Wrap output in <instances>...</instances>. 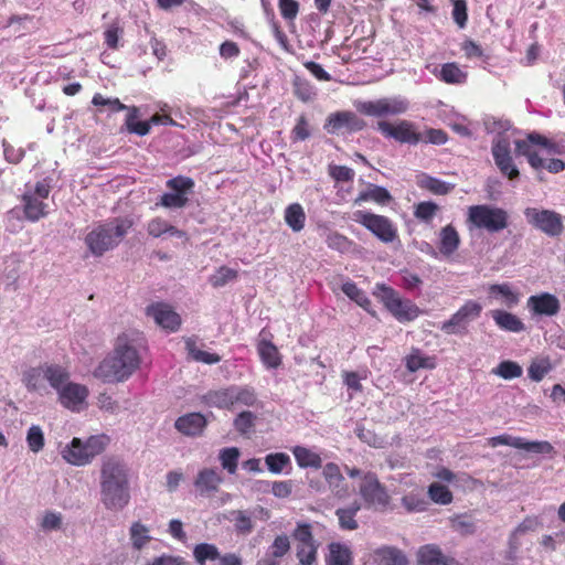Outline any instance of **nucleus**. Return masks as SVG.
<instances>
[{
    "mask_svg": "<svg viewBox=\"0 0 565 565\" xmlns=\"http://www.w3.org/2000/svg\"><path fill=\"white\" fill-rule=\"evenodd\" d=\"M491 298L499 299L508 308L516 306L520 301L519 294L510 287L509 284H493L489 286Z\"/></svg>",
    "mask_w": 565,
    "mask_h": 565,
    "instance_id": "nucleus-32",
    "label": "nucleus"
},
{
    "mask_svg": "<svg viewBox=\"0 0 565 565\" xmlns=\"http://www.w3.org/2000/svg\"><path fill=\"white\" fill-rule=\"evenodd\" d=\"M238 276L237 270L232 269L227 266H221L217 268L215 274L210 276L209 281L214 288H221L227 282L235 280Z\"/></svg>",
    "mask_w": 565,
    "mask_h": 565,
    "instance_id": "nucleus-55",
    "label": "nucleus"
},
{
    "mask_svg": "<svg viewBox=\"0 0 565 565\" xmlns=\"http://www.w3.org/2000/svg\"><path fill=\"white\" fill-rule=\"evenodd\" d=\"M148 527L140 522L132 523L130 539L136 550H141L150 541L151 537L148 535Z\"/></svg>",
    "mask_w": 565,
    "mask_h": 565,
    "instance_id": "nucleus-56",
    "label": "nucleus"
},
{
    "mask_svg": "<svg viewBox=\"0 0 565 565\" xmlns=\"http://www.w3.org/2000/svg\"><path fill=\"white\" fill-rule=\"evenodd\" d=\"M296 541V556L300 565H313L317 562L318 544L309 523H299L292 532Z\"/></svg>",
    "mask_w": 565,
    "mask_h": 565,
    "instance_id": "nucleus-13",
    "label": "nucleus"
},
{
    "mask_svg": "<svg viewBox=\"0 0 565 565\" xmlns=\"http://www.w3.org/2000/svg\"><path fill=\"white\" fill-rule=\"evenodd\" d=\"M359 492L369 507L385 508L390 502L385 487L374 472H366L362 476Z\"/></svg>",
    "mask_w": 565,
    "mask_h": 565,
    "instance_id": "nucleus-15",
    "label": "nucleus"
},
{
    "mask_svg": "<svg viewBox=\"0 0 565 565\" xmlns=\"http://www.w3.org/2000/svg\"><path fill=\"white\" fill-rule=\"evenodd\" d=\"M61 404L71 409L77 411L79 405L85 402L88 396V390L85 385L67 382L58 392Z\"/></svg>",
    "mask_w": 565,
    "mask_h": 565,
    "instance_id": "nucleus-21",
    "label": "nucleus"
},
{
    "mask_svg": "<svg viewBox=\"0 0 565 565\" xmlns=\"http://www.w3.org/2000/svg\"><path fill=\"white\" fill-rule=\"evenodd\" d=\"M255 420L256 416L252 412L244 411L234 418L233 425L241 435H247L252 431Z\"/></svg>",
    "mask_w": 565,
    "mask_h": 565,
    "instance_id": "nucleus-57",
    "label": "nucleus"
},
{
    "mask_svg": "<svg viewBox=\"0 0 565 565\" xmlns=\"http://www.w3.org/2000/svg\"><path fill=\"white\" fill-rule=\"evenodd\" d=\"M422 186L427 189L431 193L439 194V195H445V194L449 193V191L451 190L449 184H447L446 182H444L437 178H433V177H427L423 181Z\"/></svg>",
    "mask_w": 565,
    "mask_h": 565,
    "instance_id": "nucleus-62",
    "label": "nucleus"
},
{
    "mask_svg": "<svg viewBox=\"0 0 565 565\" xmlns=\"http://www.w3.org/2000/svg\"><path fill=\"white\" fill-rule=\"evenodd\" d=\"M84 446L85 445L81 440V438L74 437L72 441L62 449V458L73 466H78V463L75 462L73 458H77L78 456H85L86 451Z\"/></svg>",
    "mask_w": 565,
    "mask_h": 565,
    "instance_id": "nucleus-54",
    "label": "nucleus"
},
{
    "mask_svg": "<svg viewBox=\"0 0 565 565\" xmlns=\"http://www.w3.org/2000/svg\"><path fill=\"white\" fill-rule=\"evenodd\" d=\"M291 452L297 465L302 469H320L322 467V459L320 455L305 446H295L291 448Z\"/></svg>",
    "mask_w": 565,
    "mask_h": 565,
    "instance_id": "nucleus-30",
    "label": "nucleus"
},
{
    "mask_svg": "<svg viewBox=\"0 0 565 565\" xmlns=\"http://www.w3.org/2000/svg\"><path fill=\"white\" fill-rule=\"evenodd\" d=\"M392 200L391 193L383 186L371 184L365 191L359 193L355 203L373 201L377 204L385 205Z\"/></svg>",
    "mask_w": 565,
    "mask_h": 565,
    "instance_id": "nucleus-35",
    "label": "nucleus"
},
{
    "mask_svg": "<svg viewBox=\"0 0 565 565\" xmlns=\"http://www.w3.org/2000/svg\"><path fill=\"white\" fill-rule=\"evenodd\" d=\"M524 215L530 224L548 236H558L563 232L562 215L555 211L526 207Z\"/></svg>",
    "mask_w": 565,
    "mask_h": 565,
    "instance_id": "nucleus-14",
    "label": "nucleus"
},
{
    "mask_svg": "<svg viewBox=\"0 0 565 565\" xmlns=\"http://www.w3.org/2000/svg\"><path fill=\"white\" fill-rule=\"evenodd\" d=\"M376 129L385 137L392 138L399 143L417 145L422 142L423 135L417 130L413 121L403 119L396 124L386 120H380Z\"/></svg>",
    "mask_w": 565,
    "mask_h": 565,
    "instance_id": "nucleus-12",
    "label": "nucleus"
},
{
    "mask_svg": "<svg viewBox=\"0 0 565 565\" xmlns=\"http://www.w3.org/2000/svg\"><path fill=\"white\" fill-rule=\"evenodd\" d=\"M322 476L331 491L339 499H347L351 494V489L343 477L339 465L328 462L322 467Z\"/></svg>",
    "mask_w": 565,
    "mask_h": 565,
    "instance_id": "nucleus-19",
    "label": "nucleus"
},
{
    "mask_svg": "<svg viewBox=\"0 0 565 565\" xmlns=\"http://www.w3.org/2000/svg\"><path fill=\"white\" fill-rule=\"evenodd\" d=\"M193 557L199 565H205L207 561H218L221 554L216 545L200 543L193 548Z\"/></svg>",
    "mask_w": 565,
    "mask_h": 565,
    "instance_id": "nucleus-44",
    "label": "nucleus"
},
{
    "mask_svg": "<svg viewBox=\"0 0 565 565\" xmlns=\"http://www.w3.org/2000/svg\"><path fill=\"white\" fill-rule=\"evenodd\" d=\"M222 482L223 478L216 469L204 468L199 471L194 486L201 495H211L218 491Z\"/></svg>",
    "mask_w": 565,
    "mask_h": 565,
    "instance_id": "nucleus-24",
    "label": "nucleus"
},
{
    "mask_svg": "<svg viewBox=\"0 0 565 565\" xmlns=\"http://www.w3.org/2000/svg\"><path fill=\"white\" fill-rule=\"evenodd\" d=\"M122 33V28H120L117 23H113L104 32L105 44L111 50H117L119 47V39Z\"/></svg>",
    "mask_w": 565,
    "mask_h": 565,
    "instance_id": "nucleus-61",
    "label": "nucleus"
},
{
    "mask_svg": "<svg viewBox=\"0 0 565 565\" xmlns=\"http://www.w3.org/2000/svg\"><path fill=\"white\" fill-rule=\"evenodd\" d=\"M100 502L109 511L125 509L131 499L129 468L116 457H105L99 471Z\"/></svg>",
    "mask_w": 565,
    "mask_h": 565,
    "instance_id": "nucleus-1",
    "label": "nucleus"
},
{
    "mask_svg": "<svg viewBox=\"0 0 565 565\" xmlns=\"http://www.w3.org/2000/svg\"><path fill=\"white\" fill-rule=\"evenodd\" d=\"M423 135L422 142L433 145H445L448 140V135L443 129L428 128Z\"/></svg>",
    "mask_w": 565,
    "mask_h": 565,
    "instance_id": "nucleus-64",
    "label": "nucleus"
},
{
    "mask_svg": "<svg viewBox=\"0 0 565 565\" xmlns=\"http://www.w3.org/2000/svg\"><path fill=\"white\" fill-rule=\"evenodd\" d=\"M366 122L353 111H337L330 114L326 120L324 129L328 134L356 132L365 128Z\"/></svg>",
    "mask_w": 565,
    "mask_h": 565,
    "instance_id": "nucleus-16",
    "label": "nucleus"
},
{
    "mask_svg": "<svg viewBox=\"0 0 565 565\" xmlns=\"http://www.w3.org/2000/svg\"><path fill=\"white\" fill-rule=\"evenodd\" d=\"M258 354L262 362L269 369H276L280 365L281 360L278 349L270 341L262 340L258 343Z\"/></svg>",
    "mask_w": 565,
    "mask_h": 565,
    "instance_id": "nucleus-39",
    "label": "nucleus"
},
{
    "mask_svg": "<svg viewBox=\"0 0 565 565\" xmlns=\"http://www.w3.org/2000/svg\"><path fill=\"white\" fill-rule=\"evenodd\" d=\"M468 74L463 72L459 65L455 62L446 63L441 65L439 72L440 81L447 84H463L466 83Z\"/></svg>",
    "mask_w": 565,
    "mask_h": 565,
    "instance_id": "nucleus-40",
    "label": "nucleus"
},
{
    "mask_svg": "<svg viewBox=\"0 0 565 565\" xmlns=\"http://www.w3.org/2000/svg\"><path fill=\"white\" fill-rule=\"evenodd\" d=\"M239 456L241 452L237 447L223 448L218 455L222 468L226 470L230 475H234L237 470Z\"/></svg>",
    "mask_w": 565,
    "mask_h": 565,
    "instance_id": "nucleus-48",
    "label": "nucleus"
},
{
    "mask_svg": "<svg viewBox=\"0 0 565 565\" xmlns=\"http://www.w3.org/2000/svg\"><path fill=\"white\" fill-rule=\"evenodd\" d=\"M92 104L95 106H108L109 110L113 113H118L125 109L129 111L130 108L124 105L118 98H106L99 93L93 96Z\"/></svg>",
    "mask_w": 565,
    "mask_h": 565,
    "instance_id": "nucleus-59",
    "label": "nucleus"
},
{
    "mask_svg": "<svg viewBox=\"0 0 565 565\" xmlns=\"http://www.w3.org/2000/svg\"><path fill=\"white\" fill-rule=\"evenodd\" d=\"M361 505L359 502L354 501L351 505L347 508H339L335 511V515L339 520V525L342 530L353 531L359 527V523L355 519L358 512L360 511Z\"/></svg>",
    "mask_w": 565,
    "mask_h": 565,
    "instance_id": "nucleus-34",
    "label": "nucleus"
},
{
    "mask_svg": "<svg viewBox=\"0 0 565 565\" xmlns=\"http://www.w3.org/2000/svg\"><path fill=\"white\" fill-rule=\"evenodd\" d=\"M460 243V235L452 224L440 228L438 252L443 257L450 258L458 250Z\"/></svg>",
    "mask_w": 565,
    "mask_h": 565,
    "instance_id": "nucleus-25",
    "label": "nucleus"
},
{
    "mask_svg": "<svg viewBox=\"0 0 565 565\" xmlns=\"http://www.w3.org/2000/svg\"><path fill=\"white\" fill-rule=\"evenodd\" d=\"M405 366L412 373L419 369L433 370L436 367V361L434 356L424 355L419 349L413 348L405 356Z\"/></svg>",
    "mask_w": 565,
    "mask_h": 565,
    "instance_id": "nucleus-33",
    "label": "nucleus"
},
{
    "mask_svg": "<svg viewBox=\"0 0 565 565\" xmlns=\"http://www.w3.org/2000/svg\"><path fill=\"white\" fill-rule=\"evenodd\" d=\"M201 402L209 407L233 409L232 387L211 390L201 397Z\"/></svg>",
    "mask_w": 565,
    "mask_h": 565,
    "instance_id": "nucleus-27",
    "label": "nucleus"
},
{
    "mask_svg": "<svg viewBox=\"0 0 565 565\" xmlns=\"http://www.w3.org/2000/svg\"><path fill=\"white\" fill-rule=\"evenodd\" d=\"M28 447L33 452H39L44 447V435L40 426L33 425L26 434Z\"/></svg>",
    "mask_w": 565,
    "mask_h": 565,
    "instance_id": "nucleus-58",
    "label": "nucleus"
},
{
    "mask_svg": "<svg viewBox=\"0 0 565 565\" xmlns=\"http://www.w3.org/2000/svg\"><path fill=\"white\" fill-rule=\"evenodd\" d=\"M285 222L294 231L300 232L305 227L306 214L299 203L289 204L285 210Z\"/></svg>",
    "mask_w": 565,
    "mask_h": 565,
    "instance_id": "nucleus-38",
    "label": "nucleus"
},
{
    "mask_svg": "<svg viewBox=\"0 0 565 565\" xmlns=\"http://www.w3.org/2000/svg\"><path fill=\"white\" fill-rule=\"evenodd\" d=\"M466 224L469 231L479 230L498 233L509 225L508 212L489 204H477L468 207Z\"/></svg>",
    "mask_w": 565,
    "mask_h": 565,
    "instance_id": "nucleus-5",
    "label": "nucleus"
},
{
    "mask_svg": "<svg viewBox=\"0 0 565 565\" xmlns=\"http://www.w3.org/2000/svg\"><path fill=\"white\" fill-rule=\"evenodd\" d=\"M373 295L380 299L390 313L399 322H411L422 313L419 307L409 299H403L398 292L385 284H376Z\"/></svg>",
    "mask_w": 565,
    "mask_h": 565,
    "instance_id": "nucleus-6",
    "label": "nucleus"
},
{
    "mask_svg": "<svg viewBox=\"0 0 565 565\" xmlns=\"http://www.w3.org/2000/svg\"><path fill=\"white\" fill-rule=\"evenodd\" d=\"M44 364L31 367L23 374V383L30 392H38L44 388Z\"/></svg>",
    "mask_w": 565,
    "mask_h": 565,
    "instance_id": "nucleus-46",
    "label": "nucleus"
},
{
    "mask_svg": "<svg viewBox=\"0 0 565 565\" xmlns=\"http://www.w3.org/2000/svg\"><path fill=\"white\" fill-rule=\"evenodd\" d=\"M139 110L137 107L129 108V113L126 117V126L129 132L137 134L139 136H146L150 131L149 121H137Z\"/></svg>",
    "mask_w": 565,
    "mask_h": 565,
    "instance_id": "nucleus-49",
    "label": "nucleus"
},
{
    "mask_svg": "<svg viewBox=\"0 0 565 565\" xmlns=\"http://www.w3.org/2000/svg\"><path fill=\"white\" fill-rule=\"evenodd\" d=\"M553 370V363L548 356L532 360L527 367V375L534 382H541Z\"/></svg>",
    "mask_w": 565,
    "mask_h": 565,
    "instance_id": "nucleus-43",
    "label": "nucleus"
},
{
    "mask_svg": "<svg viewBox=\"0 0 565 565\" xmlns=\"http://www.w3.org/2000/svg\"><path fill=\"white\" fill-rule=\"evenodd\" d=\"M427 493L433 502L441 505L450 504L454 499L451 491L446 486L438 482H433L428 487Z\"/></svg>",
    "mask_w": 565,
    "mask_h": 565,
    "instance_id": "nucleus-51",
    "label": "nucleus"
},
{
    "mask_svg": "<svg viewBox=\"0 0 565 565\" xmlns=\"http://www.w3.org/2000/svg\"><path fill=\"white\" fill-rule=\"evenodd\" d=\"M382 565H408L405 555L394 547H383L377 551Z\"/></svg>",
    "mask_w": 565,
    "mask_h": 565,
    "instance_id": "nucleus-52",
    "label": "nucleus"
},
{
    "mask_svg": "<svg viewBox=\"0 0 565 565\" xmlns=\"http://www.w3.org/2000/svg\"><path fill=\"white\" fill-rule=\"evenodd\" d=\"M134 222L128 217H116L110 222L99 224L86 236L85 244L96 257L114 249L132 227Z\"/></svg>",
    "mask_w": 565,
    "mask_h": 565,
    "instance_id": "nucleus-4",
    "label": "nucleus"
},
{
    "mask_svg": "<svg viewBox=\"0 0 565 565\" xmlns=\"http://www.w3.org/2000/svg\"><path fill=\"white\" fill-rule=\"evenodd\" d=\"M438 211L439 206L435 202L423 201L414 206V216L424 223H430Z\"/></svg>",
    "mask_w": 565,
    "mask_h": 565,
    "instance_id": "nucleus-53",
    "label": "nucleus"
},
{
    "mask_svg": "<svg viewBox=\"0 0 565 565\" xmlns=\"http://www.w3.org/2000/svg\"><path fill=\"white\" fill-rule=\"evenodd\" d=\"M109 441V437L104 434L88 437L84 443L85 456H78L73 460L78 463V467L88 465L96 456L105 451Z\"/></svg>",
    "mask_w": 565,
    "mask_h": 565,
    "instance_id": "nucleus-26",
    "label": "nucleus"
},
{
    "mask_svg": "<svg viewBox=\"0 0 565 565\" xmlns=\"http://www.w3.org/2000/svg\"><path fill=\"white\" fill-rule=\"evenodd\" d=\"M21 195L24 217L28 221L36 222L47 215V204L44 202L51 193V180L45 178L38 181L33 188L25 185Z\"/></svg>",
    "mask_w": 565,
    "mask_h": 565,
    "instance_id": "nucleus-7",
    "label": "nucleus"
},
{
    "mask_svg": "<svg viewBox=\"0 0 565 565\" xmlns=\"http://www.w3.org/2000/svg\"><path fill=\"white\" fill-rule=\"evenodd\" d=\"M514 146L516 154L525 157L529 164L535 170L545 168L551 173H558L565 170V162L561 159L553 158L544 163L541 152L546 156L559 153L558 145L545 136L531 132L525 139L515 140Z\"/></svg>",
    "mask_w": 565,
    "mask_h": 565,
    "instance_id": "nucleus-3",
    "label": "nucleus"
},
{
    "mask_svg": "<svg viewBox=\"0 0 565 565\" xmlns=\"http://www.w3.org/2000/svg\"><path fill=\"white\" fill-rule=\"evenodd\" d=\"M147 233L153 238H158L163 234H169L178 238H186L184 231L177 228L160 216L153 217L147 223Z\"/></svg>",
    "mask_w": 565,
    "mask_h": 565,
    "instance_id": "nucleus-28",
    "label": "nucleus"
},
{
    "mask_svg": "<svg viewBox=\"0 0 565 565\" xmlns=\"http://www.w3.org/2000/svg\"><path fill=\"white\" fill-rule=\"evenodd\" d=\"M342 291L347 297L353 300L358 306L366 311H370L372 302L366 294L358 287L353 281H347L341 287Z\"/></svg>",
    "mask_w": 565,
    "mask_h": 565,
    "instance_id": "nucleus-45",
    "label": "nucleus"
},
{
    "mask_svg": "<svg viewBox=\"0 0 565 565\" xmlns=\"http://www.w3.org/2000/svg\"><path fill=\"white\" fill-rule=\"evenodd\" d=\"M527 307L533 315L552 317L559 312L561 303L550 292L533 295L527 299Z\"/></svg>",
    "mask_w": 565,
    "mask_h": 565,
    "instance_id": "nucleus-20",
    "label": "nucleus"
},
{
    "mask_svg": "<svg viewBox=\"0 0 565 565\" xmlns=\"http://www.w3.org/2000/svg\"><path fill=\"white\" fill-rule=\"evenodd\" d=\"M529 452L537 454V455H546L553 457L556 454L554 446L547 440H534L527 441L524 438L520 437L519 439V448Z\"/></svg>",
    "mask_w": 565,
    "mask_h": 565,
    "instance_id": "nucleus-47",
    "label": "nucleus"
},
{
    "mask_svg": "<svg viewBox=\"0 0 565 565\" xmlns=\"http://www.w3.org/2000/svg\"><path fill=\"white\" fill-rule=\"evenodd\" d=\"M44 376L50 386L58 392L70 381L71 375L63 365L44 363Z\"/></svg>",
    "mask_w": 565,
    "mask_h": 565,
    "instance_id": "nucleus-29",
    "label": "nucleus"
},
{
    "mask_svg": "<svg viewBox=\"0 0 565 565\" xmlns=\"http://www.w3.org/2000/svg\"><path fill=\"white\" fill-rule=\"evenodd\" d=\"M233 408L235 406H254L257 403V395L250 386L231 385Z\"/></svg>",
    "mask_w": 565,
    "mask_h": 565,
    "instance_id": "nucleus-37",
    "label": "nucleus"
},
{
    "mask_svg": "<svg viewBox=\"0 0 565 565\" xmlns=\"http://www.w3.org/2000/svg\"><path fill=\"white\" fill-rule=\"evenodd\" d=\"M185 349L189 355L196 362H202L205 364H216L221 361V356L217 353H211L200 350L196 347V340L193 338H188L185 340Z\"/></svg>",
    "mask_w": 565,
    "mask_h": 565,
    "instance_id": "nucleus-41",
    "label": "nucleus"
},
{
    "mask_svg": "<svg viewBox=\"0 0 565 565\" xmlns=\"http://www.w3.org/2000/svg\"><path fill=\"white\" fill-rule=\"evenodd\" d=\"M418 565H462L455 557L443 554L440 547L435 544H426L417 551Z\"/></svg>",
    "mask_w": 565,
    "mask_h": 565,
    "instance_id": "nucleus-22",
    "label": "nucleus"
},
{
    "mask_svg": "<svg viewBox=\"0 0 565 565\" xmlns=\"http://www.w3.org/2000/svg\"><path fill=\"white\" fill-rule=\"evenodd\" d=\"M146 313L152 317L158 326L170 332H175L181 326V317L168 303H151L147 307Z\"/></svg>",
    "mask_w": 565,
    "mask_h": 565,
    "instance_id": "nucleus-18",
    "label": "nucleus"
},
{
    "mask_svg": "<svg viewBox=\"0 0 565 565\" xmlns=\"http://www.w3.org/2000/svg\"><path fill=\"white\" fill-rule=\"evenodd\" d=\"M491 316L495 324L504 331L521 332L524 330L522 320L511 312L498 309L492 310Z\"/></svg>",
    "mask_w": 565,
    "mask_h": 565,
    "instance_id": "nucleus-31",
    "label": "nucleus"
},
{
    "mask_svg": "<svg viewBox=\"0 0 565 565\" xmlns=\"http://www.w3.org/2000/svg\"><path fill=\"white\" fill-rule=\"evenodd\" d=\"M206 426V417L201 413L182 415L174 423V427L179 433L190 437L202 435Z\"/></svg>",
    "mask_w": 565,
    "mask_h": 565,
    "instance_id": "nucleus-23",
    "label": "nucleus"
},
{
    "mask_svg": "<svg viewBox=\"0 0 565 565\" xmlns=\"http://www.w3.org/2000/svg\"><path fill=\"white\" fill-rule=\"evenodd\" d=\"M482 306L475 301H466L447 321H444L440 329L446 334H466L470 321L480 317Z\"/></svg>",
    "mask_w": 565,
    "mask_h": 565,
    "instance_id": "nucleus-11",
    "label": "nucleus"
},
{
    "mask_svg": "<svg viewBox=\"0 0 565 565\" xmlns=\"http://www.w3.org/2000/svg\"><path fill=\"white\" fill-rule=\"evenodd\" d=\"M351 220L365 227L384 244H391L398 238L396 225L385 215L358 210L352 213Z\"/></svg>",
    "mask_w": 565,
    "mask_h": 565,
    "instance_id": "nucleus-8",
    "label": "nucleus"
},
{
    "mask_svg": "<svg viewBox=\"0 0 565 565\" xmlns=\"http://www.w3.org/2000/svg\"><path fill=\"white\" fill-rule=\"evenodd\" d=\"M356 110L370 117L398 116L409 108V102L402 96L382 97L375 100L359 102Z\"/></svg>",
    "mask_w": 565,
    "mask_h": 565,
    "instance_id": "nucleus-9",
    "label": "nucleus"
},
{
    "mask_svg": "<svg viewBox=\"0 0 565 565\" xmlns=\"http://www.w3.org/2000/svg\"><path fill=\"white\" fill-rule=\"evenodd\" d=\"M493 160L501 174L509 180H515L520 175V171L513 162L510 142L504 139H498L493 142L491 149Z\"/></svg>",
    "mask_w": 565,
    "mask_h": 565,
    "instance_id": "nucleus-17",
    "label": "nucleus"
},
{
    "mask_svg": "<svg viewBox=\"0 0 565 565\" xmlns=\"http://www.w3.org/2000/svg\"><path fill=\"white\" fill-rule=\"evenodd\" d=\"M267 469L274 475L282 472L289 473L291 470V460L286 452H271L265 457Z\"/></svg>",
    "mask_w": 565,
    "mask_h": 565,
    "instance_id": "nucleus-36",
    "label": "nucleus"
},
{
    "mask_svg": "<svg viewBox=\"0 0 565 565\" xmlns=\"http://www.w3.org/2000/svg\"><path fill=\"white\" fill-rule=\"evenodd\" d=\"M139 365L138 351L127 342L125 337H118L114 354L99 363L94 375L107 383L121 382L128 379Z\"/></svg>",
    "mask_w": 565,
    "mask_h": 565,
    "instance_id": "nucleus-2",
    "label": "nucleus"
},
{
    "mask_svg": "<svg viewBox=\"0 0 565 565\" xmlns=\"http://www.w3.org/2000/svg\"><path fill=\"white\" fill-rule=\"evenodd\" d=\"M329 551L330 554L327 558V565H352V554L345 545L331 543Z\"/></svg>",
    "mask_w": 565,
    "mask_h": 565,
    "instance_id": "nucleus-42",
    "label": "nucleus"
},
{
    "mask_svg": "<svg viewBox=\"0 0 565 565\" xmlns=\"http://www.w3.org/2000/svg\"><path fill=\"white\" fill-rule=\"evenodd\" d=\"M310 137L309 122L305 115L297 119V124L291 130V139L294 141L306 140Z\"/></svg>",
    "mask_w": 565,
    "mask_h": 565,
    "instance_id": "nucleus-63",
    "label": "nucleus"
},
{
    "mask_svg": "<svg viewBox=\"0 0 565 565\" xmlns=\"http://www.w3.org/2000/svg\"><path fill=\"white\" fill-rule=\"evenodd\" d=\"M492 373L504 380H513L520 377L523 370L518 362L505 360L500 362Z\"/></svg>",
    "mask_w": 565,
    "mask_h": 565,
    "instance_id": "nucleus-50",
    "label": "nucleus"
},
{
    "mask_svg": "<svg viewBox=\"0 0 565 565\" xmlns=\"http://www.w3.org/2000/svg\"><path fill=\"white\" fill-rule=\"evenodd\" d=\"M326 243L329 248L338 250L340 253L347 252L351 245V241L347 236L338 232L330 233L327 236Z\"/></svg>",
    "mask_w": 565,
    "mask_h": 565,
    "instance_id": "nucleus-60",
    "label": "nucleus"
},
{
    "mask_svg": "<svg viewBox=\"0 0 565 565\" xmlns=\"http://www.w3.org/2000/svg\"><path fill=\"white\" fill-rule=\"evenodd\" d=\"M194 181L190 177L177 175L166 182L171 192L163 193L157 205L166 209H182L189 203V194L194 189Z\"/></svg>",
    "mask_w": 565,
    "mask_h": 565,
    "instance_id": "nucleus-10",
    "label": "nucleus"
}]
</instances>
